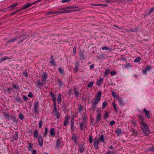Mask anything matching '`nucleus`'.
I'll return each instance as SVG.
<instances>
[{"label": "nucleus", "instance_id": "obj_62", "mask_svg": "<svg viewBox=\"0 0 154 154\" xmlns=\"http://www.w3.org/2000/svg\"><path fill=\"white\" fill-rule=\"evenodd\" d=\"M109 49V48L107 46L103 47L102 48V49L103 50H107Z\"/></svg>", "mask_w": 154, "mask_h": 154}, {"label": "nucleus", "instance_id": "obj_45", "mask_svg": "<svg viewBox=\"0 0 154 154\" xmlns=\"http://www.w3.org/2000/svg\"><path fill=\"white\" fill-rule=\"evenodd\" d=\"M101 95V92H98L97 93V95L95 97L96 98H98L100 100V97Z\"/></svg>", "mask_w": 154, "mask_h": 154}, {"label": "nucleus", "instance_id": "obj_42", "mask_svg": "<svg viewBox=\"0 0 154 154\" xmlns=\"http://www.w3.org/2000/svg\"><path fill=\"white\" fill-rule=\"evenodd\" d=\"M3 113L4 115V117H6V118H7L8 119H10V115L8 114L6 112H3Z\"/></svg>", "mask_w": 154, "mask_h": 154}, {"label": "nucleus", "instance_id": "obj_59", "mask_svg": "<svg viewBox=\"0 0 154 154\" xmlns=\"http://www.w3.org/2000/svg\"><path fill=\"white\" fill-rule=\"evenodd\" d=\"M8 58L5 57L4 58H2L0 59V63H2L3 61L5 60Z\"/></svg>", "mask_w": 154, "mask_h": 154}, {"label": "nucleus", "instance_id": "obj_24", "mask_svg": "<svg viewBox=\"0 0 154 154\" xmlns=\"http://www.w3.org/2000/svg\"><path fill=\"white\" fill-rule=\"evenodd\" d=\"M79 56L80 60H83L85 58L84 57V51H81L80 53L79 54Z\"/></svg>", "mask_w": 154, "mask_h": 154}, {"label": "nucleus", "instance_id": "obj_49", "mask_svg": "<svg viewBox=\"0 0 154 154\" xmlns=\"http://www.w3.org/2000/svg\"><path fill=\"white\" fill-rule=\"evenodd\" d=\"M147 151L154 152V146H152V147H149V148L147 149Z\"/></svg>", "mask_w": 154, "mask_h": 154}, {"label": "nucleus", "instance_id": "obj_19", "mask_svg": "<svg viewBox=\"0 0 154 154\" xmlns=\"http://www.w3.org/2000/svg\"><path fill=\"white\" fill-rule=\"evenodd\" d=\"M43 82H41L39 80H38L36 82V83L37 85V87L40 88L44 85L43 84Z\"/></svg>", "mask_w": 154, "mask_h": 154}, {"label": "nucleus", "instance_id": "obj_26", "mask_svg": "<svg viewBox=\"0 0 154 154\" xmlns=\"http://www.w3.org/2000/svg\"><path fill=\"white\" fill-rule=\"evenodd\" d=\"M78 111L79 113H81L82 111H84V107L82 105H80L78 107Z\"/></svg>", "mask_w": 154, "mask_h": 154}, {"label": "nucleus", "instance_id": "obj_55", "mask_svg": "<svg viewBox=\"0 0 154 154\" xmlns=\"http://www.w3.org/2000/svg\"><path fill=\"white\" fill-rule=\"evenodd\" d=\"M28 144L29 146L28 150L29 151H31V150L32 149V146L31 144L29 142L28 143Z\"/></svg>", "mask_w": 154, "mask_h": 154}, {"label": "nucleus", "instance_id": "obj_54", "mask_svg": "<svg viewBox=\"0 0 154 154\" xmlns=\"http://www.w3.org/2000/svg\"><path fill=\"white\" fill-rule=\"evenodd\" d=\"M72 53L74 55L76 53V47L75 46H74L73 47Z\"/></svg>", "mask_w": 154, "mask_h": 154}, {"label": "nucleus", "instance_id": "obj_5", "mask_svg": "<svg viewBox=\"0 0 154 154\" xmlns=\"http://www.w3.org/2000/svg\"><path fill=\"white\" fill-rule=\"evenodd\" d=\"M95 100L94 101L92 102V106L93 107V109H94L97 107V105L100 100L98 98L95 97Z\"/></svg>", "mask_w": 154, "mask_h": 154}, {"label": "nucleus", "instance_id": "obj_64", "mask_svg": "<svg viewBox=\"0 0 154 154\" xmlns=\"http://www.w3.org/2000/svg\"><path fill=\"white\" fill-rule=\"evenodd\" d=\"M28 96L30 97H33V94L32 92H29L28 95Z\"/></svg>", "mask_w": 154, "mask_h": 154}, {"label": "nucleus", "instance_id": "obj_13", "mask_svg": "<svg viewBox=\"0 0 154 154\" xmlns=\"http://www.w3.org/2000/svg\"><path fill=\"white\" fill-rule=\"evenodd\" d=\"M38 102H35L34 103V111L35 113L36 114L37 113L38 114Z\"/></svg>", "mask_w": 154, "mask_h": 154}, {"label": "nucleus", "instance_id": "obj_2", "mask_svg": "<svg viewBox=\"0 0 154 154\" xmlns=\"http://www.w3.org/2000/svg\"><path fill=\"white\" fill-rule=\"evenodd\" d=\"M141 125L143 126L141 127V128L143 132L147 136L148 135V132L149 131V129L147 124L145 123L142 122H141Z\"/></svg>", "mask_w": 154, "mask_h": 154}, {"label": "nucleus", "instance_id": "obj_48", "mask_svg": "<svg viewBox=\"0 0 154 154\" xmlns=\"http://www.w3.org/2000/svg\"><path fill=\"white\" fill-rule=\"evenodd\" d=\"M107 105V103L106 101H104L103 103L102 107L104 109L105 108L106 106Z\"/></svg>", "mask_w": 154, "mask_h": 154}, {"label": "nucleus", "instance_id": "obj_10", "mask_svg": "<svg viewBox=\"0 0 154 154\" xmlns=\"http://www.w3.org/2000/svg\"><path fill=\"white\" fill-rule=\"evenodd\" d=\"M98 140L99 142H101L103 143H105V137L104 135L102 134L99 136Z\"/></svg>", "mask_w": 154, "mask_h": 154}, {"label": "nucleus", "instance_id": "obj_9", "mask_svg": "<svg viewBox=\"0 0 154 154\" xmlns=\"http://www.w3.org/2000/svg\"><path fill=\"white\" fill-rule=\"evenodd\" d=\"M50 94L52 100L53 101L54 105H56V98L55 95L52 91L50 92Z\"/></svg>", "mask_w": 154, "mask_h": 154}, {"label": "nucleus", "instance_id": "obj_36", "mask_svg": "<svg viewBox=\"0 0 154 154\" xmlns=\"http://www.w3.org/2000/svg\"><path fill=\"white\" fill-rule=\"evenodd\" d=\"M141 60V58L140 57L138 56L136 57L134 60L135 63H138Z\"/></svg>", "mask_w": 154, "mask_h": 154}, {"label": "nucleus", "instance_id": "obj_38", "mask_svg": "<svg viewBox=\"0 0 154 154\" xmlns=\"http://www.w3.org/2000/svg\"><path fill=\"white\" fill-rule=\"evenodd\" d=\"M82 119L84 123H85L86 122L87 120L88 119V117L86 116H83L82 117Z\"/></svg>", "mask_w": 154, "mask_h": 154}, {"label": "nucleus", "instance_id": "obj_39", "mask_svg": "<svg viewBox=\"0 0 154 154\" xmlns=\"http://www.w3.org/2000/svg\"><path fill=\"white\" fill-rule=\"evenodd\" d=\"M103 79L102 78H100L98 80L97 82V83L100 86L101 85V82L103 81Z\"/></svg>", "mask_w": 154, "mask_h": 154}, {"label": "nucleus", "instance_id": "obj_15", "mask_svg": "<svg viewBox=\"0 0 154 154\" xmlns=\"http://www.w3.org/2000/svg\"><path fill=\"white\" fill-rule=\"evenodd\" d=\"M69 117L68 116H66L64 118L65 121L63 123V125L64 126H66L69 123Z\"/></svg>", "mask_w": 154, "mask_h": 154}, {"label": "nucleus", "instance_id": "obj_7", "mask_svg": "<svg viewBox=\"0 0 154 154\" xmlns=\"http://www.w3.org/2000/svg\"><path fill=\"white\" fill-rule=\"evenodd\" d=\"M76 8V6H73V7H65V8H64V11H68V12H64V13H69L73 12H74L75 11H78V10H66V9H69V8Z\"/></svg>", "mask_w": 154, "mask_h": 154}, {"label": "nucleus", "instance_id": "obj_8", "mask_svg": "<svg viewBox=\"0 0 154 154\" xmlns=\"http://www.w3.org/2000/svg\"><path fill=\"white\" fill-rule=\"evenodd\" d=\"M48 77V75L47 73L45 72H44L42 75V79L41 80L42 82H45L46 80V79Z\"/></svg>", "mask_w": 154, "mask_h": 154}, {"label": "nucleus", "instance_id": "obj_18", "mask_svg": "<svg viewBox=\"0 0 154 154\" xmlns=\"http://www.w3.org/2000/svg\"><path fill=\"white\" fill-rule=\"evenodd\" d=\"M140 26H137L135 27V28H134V29H132V28H131L129 29V31L130 32H136L138 31H140Z\"/></svg>", "mask_w": 154, "mask_h": 154}, {"label": "nucleus", "instance_id": "obj_21", "mask_svg": "<svg viewBox=\"0 0 154 154\" xmlns=\"http://www.w3.org/2000/svg\"><path fill=\"white\" fill-rule=\"evenodd\" d=\"M50 135L52 137H54L55 135V132L54 128H51L50 130Z\"/></svg>", "mask_w": 154, "mask_h": 154}, {"label": "nucleus", "instance_id": "obj_40", "mask_svg": "<svg viewBox=\"0 0 154 154\" xmlns=\"http://www.w3.org/2000/svg\"><path fill=\"white\" fill-rule=\"evenodd\" d=\"M48 128L47 127H45V131L44 134L43 135V137H46L47 134L48 133Z\"/></svg>", "mask_w": 154, "mask_h": 154}, {"label": "nucleus", "instance_id": "obj_16", "mask_svg": "<svg viewBox=\"0 0 154 154\" xmlns=\"http://www.w3.org/2000/svg\"><path fill=\"white\" fill-rule=\"evenodd\" d=\"M38 141L39 146L42 147L43 146V140L41 136H39L38 137Z\"/></svg>", "mask_w": 154, "mask_h": 154}, {"label": "nucleus", "instance_id": "obj_30", "mask_svg": "<svg viewBox=\"0 0 154 154\" xmlns=\"http://www.w3.org/2000/svg\"><path fill=\"white\" fill-rule=\"evenodd\" d=\"M79 62L77 61L75 63V65L74 67V69L75 70L76 72H77L78 70L79 69L78 67Z\"/></svg>", "mask_w": 154, "mask_h": 154}, {"label": "nucleus", "instance_id": "obj_47", "mask_svg": "<svg viewBox=\"0 0 154 154\" xmlns=\"http://www.w3.org/2000/svg\"><path fill=\"white\" fill-rule=\"evenodd\" d=\"M74 93L75 94V96L76 97H78L79 96V93L78 91H77L76 88L75 89Z\"/></svg>", "mask_w": 154, "mask_h": 154}, {"label": "nucleus", "instance_id": "obj_32", "mask_svg": "<svg viewBox=\"0 0 154 154\" xmlns=\"http://www.w3.org/2000/svg\"><path fill=\"white\" fill-rule=\"evenodd\" d=\"M21 11L20 10V9H19L18 10H16L15 11L11 13L10 14V16H12L14 14H16L18 12H20Z\"/></svg>", "mask_w": 154, "mask_h": 154}, {"label": "nucleus", "instance_id": "obj_31", "mask_svg": "<svg viewBox=\"0 0 154 154\" xmlns=\"http://www.w3.org/2000/svg\"><path fill=\"white\" fill-rule=\"evenodd\" d=\"M58 70L59 73L62 75H63L64 74V70L61 67H59Z\"/></svg>", "mask_w": 154, "mask_h": 154}, {"label": "nucleus", "instance_id": "obj_60", "mask_svg": "<svg viewBox=\"0 0 154 154\" xmlns=\"http://www.w3.org/2000/svg\"><path fill=\"white\" fill-rule=\"evenodd\" d=\"M74 118H72L71 119V121H70V125H74Z\"/></svg>", "mask_w": 154, "mask_h": 154}, {"label": "nucleus", "instance_id": "obj_61", "mask_svg": "<svg viewBox=\"0 0 154 154\" xmlns=\"http://www.w3.org/2000/svg\"><path fill=\"white\" fill-rule=\"evenodd\" d=\"M12 86L13 87V88L14 89H18L19 87L17 86V85L15 84H13L12 85Z\"/></svg>", "mask_w": 154, "mask_h": 154}, {"label": "nucleus", "instance_id": "obj_44", "mask_svg": "<svg viewBox=\"0 0 154 154\" xmlns=\"http://www.w3.org/2000/svg\"><path fill=\"white\" fill-rule=\"evenodd\" d=\"M94 82H91L88 85L87 87L89 88H91L93 86Z\"/></svg>", "mask_w": 154, "mask_h": 154}, {"label": "nucleus", "instance_id": "obj_29", "mask_svg": "<svg viewBox=\"0 0 154 154\" xmlns=\"http://www.w3.org/2000/svg\"><path fill=\"white\" fill-rule=\"evenodd\" d=\"M18 3H14L11 5H10V8H11V10H13L14 9V8L13 7H15L18 5Z\"/></svg>", "mask_w": 154, "mask_h": 154}, {"label": "nucleus", "instance_id": "obj_20", "mask_svg": "<svg viewBox=\"0 0 154 154\" xmlns=\"http://www.w3.org/2000/svg\"><path fill=\"white\" fill-rule=\"evenodd\" d=\"M96 122H97L101 120V119L102 118L101 115L100 113L98 114L96 116Z\"/></svg>", "mask_w": 154, "mask_h": 154}, {"label": "nucleus", "instance_id": "obj_28", "mask_svg": "<svg viewBox=\"0 0 154 154\" xmlns=\"http://www.w3.org/2000/svg\"><path fill=\"white\" fill-rule=\"evenodd\" d=\"M104 112L105 113L104 114V118L105 119H106L108 118V116H109V112L107 111H105Z\"/></svg>", "mask_w": 154, "mask_h": 154}, {"label": "nucleus", "instance_id": "obj_1", "mask_svg": "<svg viewBox=\"0 0 154 154\" xmlns=\"http://www.w3.org/2000/svg\"><path fill=\"white\" fill-rule=\"evenodd\" d=\"M20 39V41L17 42L19 44L23 42L25 39L23 37H22L20 35L15 36L13 38H11L9 40L7 41V43L8 44H11L12 43L16 42L17 40L20 39Z\"/></svg>", "mask_w": 154, "mask_h": 154}, {"label": "nucleus", "instance_id": "obj_11", "mask_svg": "<svg viewBox=\"0 0 154 154\" xmlns=\"http://www.w3.org/2000/svg\"><path fill=\"white\" fill-rule=\"evenodd\" d=\"M31 6L30 4V3L27 2V3H26L24 5H23L22 7V8H21L20 9V10L21 11L24 9L28 8L30 7Z\"/></svg>", "mask_w": 154, "mask_h": 154}, {"label": "nucleus", "instance_id": "obj_12", "mask_svg": "<svg viewBox=\"0 0 154 154\" xmlns=\"http://www.w3.org/2000/svg\"><path fill=\"white\" fill-rule=\"evenodd\" d=\"M117 99L119 102V104L120 106H123L125 105V103L123 101L122 98L121 97H118Z\"/></svg>", "mask_w": 154, "mask_h": 154}, {"label": "nucleus", "instance_id": "obj_25", "mask_svg": "<svg viewBox=\"0 0 154 154\" xmlns=\"http://www.w3.org/2000/svg\"><path fill=\"white\" fill-rule=\"evenodd\" d=\"M122 132V129L120 128H119L117 129L115 131V133L117 134V136H119V135L121 134Z\"/></svg>", "mask_w": 154, "mask_h": 154}, {"label": "nucleus", "instance_id": "obj_46", "mask_svg": "<svg viewBox=\"0 0 154 154\" xmlns=\"http://www.w3.org/2000/svg\"><path fill=\"white\" fill-rule=\"evenodd\" d=\"M79 152L81 153H82L84 150L83 146H80L79 147Z\"/></svg>", "mask_w": 154, "mask_h": 154}, {"label": "nucleus", "instance_id": "obj_4", "mask_svg": "<svg viewBox=\"0 0 154 154\" xmlns=\"http://www.w3.org/2000/svg\"><path fill=\"white\" fill-rule=\"evenodd\" d=\"M54 114L57 117V119H59L60 118V112L59 110L57 109L56 105H54L53 114Z\"/></svg>", "mask_w": 154, "mask_h": 154}, {"label": "nucleus", "instance_id": "obj_56", "mask_svg": "<svg viewBox=\"0 0 154 154\" xmlns=\"http://www.w3.org/2000/svg\"><path fill=\"white\" fill-rule=\"evenodd\" d=\"M42 126V120H40L39 121V128H41Z\"/></svg>", "mask_w": 154, "mask_h": 154}, {"label": "nucleus", "instance_id": "obj_27", "mask_svg": "<svg viewBox=\"0 0 154 154\" xmlns=\"http://www.w3.org/2000/svg\"><path fill=\"white\" fill-rule=\"evenodd\" d=\"M62 100L61 95L60 94H59L58 95V98L57 100V102L58 104L61 103Z\"/></svg>", "mask_w": 154, "mask_h": 154}, {"label": "nucleus", "instance_id": "obj_58", "mask_svg": "<svg viewBox=\"0 0 154 154\" xmlns=\"http://www.w3.org/2000/svg\"><path fill=\"white\" fill-rule=\"evenodd\" d=\"M59 86L61 87L63 85V83L62 82L60 79L58 80Z\"/></svg>", "mask_w": 154, "mask_h": 154}, {"label": "nucleus", "instance_id": "obj_33", "mask_svg": "<svg viewBox=\"0 0 154 154\" xmlns=\"http://www.w3.org/2000/svg\"><path fill=\"white\" fill-rule=\"evenodd\" d=\"M153 68L152 67V66L151 65H149L147 66L145 69L146 70H147L148 71H149Z\"/></svg>", "mask_w": 154, "mask_h": 154}, {"label": "nucleus", "instance_id": "obj_14", "mask_svg": "<svg viewBox=\"0 0 154 154\" xmlns=\"http://www.w3.org/2000/svg\"><path fill=\"white\" fill-rule=\"evenodd\" d=\"M143 111L146 117L148 119H150L151 118L150 112L147 110L145 108L143 109Z\"/></svg>", "mask_w": 154, "mask_h": 154}, {"label": "nucleus", "instance_id": "obj_43", "mask_svg": "<svg viewBox=\"0 0 154 154\" xmlns=\"http://www.w3.org/2000/svg\"><path fill=\"white\" fill-rule=\"evenodd\" d=\"M18 116L20 119L21 120H22L24 118L23 115L21 113L19 114Z\"/></svg>", "mask_w": 154, "mask_h": 154}, {"label": "nucleus", "instance_id": "obj_63", "mask_svg": "<svg viewBox=\"0 0 154 154\" xmlns=\"http://www.w3.org/2000/svg\"><path fill=\"white\" fill-rule=\"evenodd\" d=\"M115 123V122L114 120H112L109 123V125L112 126Z\"/></svg>", "mask_w": 154, "mask_h": 154}, {"label": "nucleus", "instance_id": "obj_50", "mask_svg": "<svg viewBox=\"0 0 154 154\" xmlns=\"http://www.w3.org/2000/svg\"><path fill=\"white\" fill-rule=\"evenodd\" d=\"M70 129L72 131H74L75 129L76 128V127L74 126V125H70Z\"/></svg>", "mask_w": 154, "mask_h": 154}, {"label": "nucleus", "instance_id": "obj_6", "mask_svg": "<svg viewBox=\"0 0 154 154\" xmlns=\"http://www.w3.org/2000/svg\"><path fill=\"white\" fill-rule=\"evenodd\" d=\"M99 143V142L98 139L96 137L94 138L93 140V145L96 150L98 149Z\"/></svg>", "mask_w": 154, "mask_h": 154}, {"label": "nucleus", "instance_id": "obj_57", "mask_svg": "<svg viewBox=\"0 0 154 154\" xmlns=\"http://www.w3.org/2000/svg\"><path fill=\"white\" fill-rule=\"evenodd\" d=\"M112 94L114 98L117 97L118 96L116 95V93L115 91H112Z\"/></svg>", "mask_w": 154, "mask_h": 154}, {"label": "nucleus", "instance_id": "obj_3", "mask_svg": "<svg viewBox=\"0 0 154 154\" xmlns=\"http://www.w3.org/2000/svg\"><path fill=\"white\" fill-rule=\"evenodd\" d=\"M68 11H65L64 10V8H62L60 9L59 11H52L48 12V15H51L52 14H62L64 13V12H68Z\"/></svg>", "mask_w": 154, "mask_h": 154}, {"label": "nucleus", "instance_id": "obj_23", "mask_svg": "<svg viewBox=\"0 0 154 154\" xmlns=\"http://www.w3.org/2000/svg\"><path fill=\"white\" fill-rule=\"evenodd\" d=\"M72 140H74V141L75 142V144H77V142L78 140L77 138L76 135L75 134H73L72 135Z\"/></svg>", "mask_w": 154, "mask_h": 154}, {"label": "nucleus", "instance_id": "obj_53", "mask_svg": "<svg viewBox=\"0 0 154 154\" xmlns=\"http://www.w3.org/2000/svg\"><path fill=\"white\" fill-rule=\"evenodd\" d=\"M18 135L17 133L16 132L15 134L14 135V138L15 140H16L18 138Z\"/></svg>", "mask_w": 154, "mask_h": 154}, {"label": "nucleus", "instance_id": "obj_41", "mask_svg": "<svg viewBox=\"0 0 154 154\" xmlns=\"http://www.w3.org/2000/svg\"><path fill=\"white\" fill-rule=\"evenodd\" d=\"M93 136L91 135L89 136V142L90 143H92V142L94 140H93Z\"/></svg>", "mask_w": 154, "mask_h": 154}, {"label": "nucleus", "instance_id": "obj_17", "mask_svg": "<svg viewBox=\"0 0 154 154\" xmlns=\"http://www.w3.org/2000/svg\"><path fill=\"white\" fill-rule=\"evenodd\" d=\"M54 56L53 55H51V60L50 62V63L51 64V65L52 66H55L56 64L55 63V61L53 59Z\"/></svg>", "mask_w": 154, "mask_h": 154}, {"label": "nucleus", "instance_id": "obj_35", "mask_svg": "<svg viewBox=\"0 0 154 154\" xmlns=\"http://www.w3.org/2000/svg\"><path fill=\"white\" fill-rule=\"evenodd\" d=\"M112 104L113 107V108L115 109V111H117L118 110L117 105L114 102L112 103Z\"/></svg>", "mask_w": 154, "mask_h": 154}, {"label": "nucleus", "instance_id": "obj_34", "mask_svg": "<svg viewBox=\"0 0 154 154\" xmlns=\"http://www.w3.org/2000/svg\"><path fill=\"white\" fill-rule=\"evenodd\" d=\"M137 116L139 119L141 121L143 122L144 121V118L142 115L140 114H138Z\"/></svg>", "mask_w": 154, "mask_h": 154}, {"label": "nucleus", "instance_id": "obj_22", "mask_svg": "<svg viewBox=\"0 0 154 154\" xmlns=\"http://www.w3.org/2000/svg\"><path fill=\"white\" fill-rule=\"evenodd\" d=\"M56 148L58 149L60 146V139L59 138L57 139V141L56 142Z\"/></svg>", "mask_w": 154, "mask_h": 154}, {"label": "nucleus", "instance_id": "obj_51", "mask_svg": "<svg viewBox=\"0 0 154 154\" xmlns=\"http://www.w3.org/2000/svg\"><path fill=\"white\" fill-rule=\"evenodd\" d=\"M84 123L82 122H81L80 124L79 127L81 130H84L83 126L84 125Z\"/></svg>", "mask_w": 154, "mask_h": 154}, {"label": "nucleus", "instance_id": "obj_37", "mask_svg": "<svg viewBox=\"0 0 154 154\" xmlns=\"http://www.w3.org/2000/svg\"><path fill=\"white\" fill-rule=\"evenodd\" d=\"M38 135V132L37 130H35V131L34 132L33 134V137L35 138H37Z\"/></svg>", "mask_w": 154, "mask_h": 154}, {"label": "nucleus", "instance_id": "obj_52", "mask_svg": "<svg viewBox=\"0 0 154 154\" xmlns=\"http://www.w3.org/2000/svg\"><path fill=\"white\" fill-rule=\"evenodd\" d=\"M110 71V70L109 69H107L105 70V76H107L108 75V73Z\"/></svg>", "mask_w": 154, "mask_h": 154}]
</instances>
